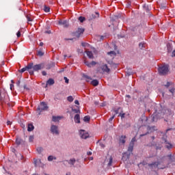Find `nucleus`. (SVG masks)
Listing matches in <instances>:
<instances>
[{"instance_id":"obj_4","label":"nucleus","mask_w":175,"mask_h":175,"mask_svg":"<svg viewBox=\"0 0 175 175\" xmlns=\"http://www.w3.org/2000/svg\"><path fill=\"white\" fill-rule=\"evenodd\" d=\"M31 68H33V70H35V72H38V70H40L44 68V64H36Z\"/></svg>"},{"instance_id":"obj_32","label":"nucleus","mask_w":175,"mask_h":175,"mask_svg":"<svg viewBox=\"0 0 175 175\" xmlns=\"http://www.w3.org/2000/svg\"><path fill=\"white\" fill-rule=\"evenodd\" d=\"M128 151H129L130 152H132V151H133V145H131L130 144Z\"/></svg>"},{"instance_id":"obj_8","label":"nucleus","mask_w":175,"mask_h":175,"mask_svg":"<svg viewBox=\"0 0 175 175\" xmlns=\"http://www.w3.org/2000/svg\"><path fill=\"white\" fill-rule=\"evenodd\" d=\"M34 165L36 167H43L44 166V164L42 163V161L40 159H34Z\"/></svg>"},{"instance_id":"obj_22","label":"nucleus","mask_w":175,"mask_h":175,"mask_svg":"<svg viewBox=\"0 0 175 175\" xmlns=\"http://www.w3.org/2000/svg\"><path fill=\"white\" fill-rule=\"evenodd\" d=\"M83 79H85V80L86 81H88V82H90V81H91V80H92V79H91L90 77H88V75H83Z\"/></svg>"},{"instance_id":"obj_53","label":"nucleus","mask_w":175,"mask_h":175,"mask_svg":"<svg viewBox=\"0 0 175 175\" xmlns=\"http://www.w3.org/2000/svg\"><path fill=\"white\" fill-rule=\"evenodd\" d=\"M87 154L88 155H92V152H88Z\"/></svg>"},{"instance_id":"obj_47","label":"nucleus","mask_w":175,"mask_h":175,"mask_svg":"<svg viewBox=\"0 0 175 175\" xmlns=\"http://www.w3.org/2000/svg\"><path fill=\"white\" fill-rule=\"evenodd\" d=\"M42 76H46L47 75V72H46V71H42Z\"/></svg>"},{"instance_id":"obj_48","label":"nucleus","mask_w":175,"mask_h":175,"mask_svg":"<svg viewBox=\"0 0 175 175\" xmlns=\"http://www.w3.org/2000/svg\"><path fill=\"white\" fill-rule=\"evenodd\" d=\"M13 87H14V85L10 84V90H11V91H13Z\"/></svg>"},{"instance_id":"obj_26","label":"nucleus","mask_w":175,"mask_h":175,"mask_svg":"<svg viewBox=\"0 0 175 175\" xmlns=\"http://www.w3.org/2000/svg\"><path fill=\"white\" fill-rule=\"evenodd\" d=\"M146 47V43L144 42H140L139 44V48L142 49H144Z\"/></svg>"},{"instance_id":"obj_38","label":"nucleus","mask_w":175,"mask_h":175,"mask_svg":"<svg viewBox=\"0 0 175 175\" xmlns=\"http://www.w3.org/2000/svg\"><path fill=\"white\" fill-rule=\"evenodd\" d=\"M113 163V158H109V161L108 163V166H111V164Z\"/></svg>"},{"instance_id":"obj_21","label":"nucleus","mask_w":175,"mask_h":175,"mask_svg":"<svg viewBox=\"0 0 175 175\" xmlns=\"http://www.w3.org/2000/svg\"><path fill=\"white\" fill-rule=\"evenodd\" d=\"M98 84H99V82L96 79H94L91 81V85H94V87H96Z\"/></svg>"},{"instance_id":"obj_59","label":"nucleus","mask_w":175,"mask_h":175,"mask_svg":"<svg viewBox=\"0 0 175 175\" xmlns=\"http://www.w3.org/2000/svg\"><path fill=\"white\" fill-rule=\"evenodd\" d=\"M96 16L95 17H99V13H98V12H96Z\"/></svg>"},{"instance_id":"obj_12","label":"nucleus","mask_w":175,"mask_h":175,"mask_svg":"<svg viewBox=\"0 0 175 175\" xmlns=\"http://www.w3.org/2000/svg\"><path fill=\"white\" fill-rule=\"evenodd\" d=\"M125 139H126V136L122 135L119 140L120 144H125Z\"/></svg>"},{"instance_id":"obj_35","label":"nucleus","mask_w":175,"mask_h":175,"mask_svg":"<svg viewBox=\"0 0 175 175\" xmlns=\"http://www.w3.org/2000/svg\"><path fill=\"white\" fill-rule=\"evenodd\" d=\"M79 20L81 23H83L85 21V18L83 17V16H80L79 18Z\"/></svg>"},{"instance_id":"obj_20","label":"nucleus","mask_w":175,"mask_h":175,"mask_svg":"<svg viewBox=\"0 0 175 175\" xmlns=\"http://www.w3.org/2000/svg\"><path fill=\"white\" fill-rule=\"evenodd\" d=\"M33 124H28V127H27V131L28 132H32V131H33Z\"/></svg>"},{"instance_id":"obj_57","label":"nucleus","mask_w":175,"mask_h":175,"mask_svg":"<svg viewBox=\"0 0 175 175\" xmlns=\"http://www.w3.org/2000/svg\"><path fill=\"white\" fill-rule=\"evenodd\" d=\"M170 85V83H167V85H165V87H169Z\"/></svg>"},{"instance_id":"obj_43","label":"nucleus","mask_w":175,"mask_h":175,"mask_svg":"<svg viewBox=\"0 0 175 175\" xmlns=\"http://www.w3.org/2000/svg\"><path fill=\"white\" fill-rule=\"evenodd\" d=\"M16 36H17V38H20V36H21V31H18L16 33Z\"/></svg>"},{"instance_id":"obj_62","label":"nucleus","mask_w":175,"mask_h":175,"mask_svg":"<svg viewBox=\"0 0 175 175\" xmlns=\"http://www.w3.org/2000/svg\"><path fill=\"white\" fill-rule=\"evenodd\" d=\"M146 121H147L148 119L146 117H144Z\"/></svg>"},{"instance_id":"obj_13","label":"nucleus","mask_w":175,"mask_h":175,"mask_svg":"<svg viewBox=\"0 0 175 175\" xmlns=\"http://www.w3.org/2000/svg\"><path fill=\"white\" fill-rule=\"evenodd\" d=\"M59 25H64V27H68V22L66 21L59 20L58 21Z\"/></svg>"},{"instance_id":"obj_44","label":"nucleus","mask_w":175,"mask_h":175,"mask_svg":"<svg viewBox=\"0 0 175 175\" xmlns=\"http://www.w3.org/2000/svg\"><path fill=\"white\" fill-rule=\"evenodd\" d=\"M27 21H32V18H31L29 16H27Z\"/></svg>"},{"instance_id":"obj_7","label":"nucleus","mask_w":175,"mask_h":175,"mask_svg":"<svg viewBox=\"0 0 175 175\" xmlns=\"http://www.w3.org/2000/svg\"><path fill=\"white\" fill-rule=\"evenodd\" d=\"M84 33V29L83 28H79L78 30L75 33V36L77 38H80L81 35Z\"/></svg>"},{"instance_id":"obj_15","label":"nucleus","mask_w":175,"mask_h":175,"mask_svg":"<svg viewBox=\"0 0 175 175\" xmlns=\"http://www.w3.org/2000/svg\"><path fill=\"white\" fill-rule=\"evenodd\" d=\"M75 122L77 124H80V115L76 114L74 118Z\"/></svg>"},{"instance_id":"obj_33","label":"nucleus","mask_w":175,"mask_h":175,"mask_svg":"<svg viewBox=\"0 0 175 175\" xmlns=\"http://www.w3.org/2000/svg\"><path fill=\"white\" fill-rule=\"evenodd\" d=\"M42 151H43V148L42 147L37 148V152H38V154H40Z\"/></svg>"},{"instance_id":"obj_10","label":"nucleus","mask_w":175,"mask_h":175,"mask_svg":"<svg viewBox=\"0 0 175 175\" xmlns=\"http://www.w3.org/2000/svg\"><path fill=\"white\" fill-rule=\"evenodd\" d=\"M32 65L29 64L28 66L25 67L19 70L21 73H24V72H26V70H29V69H32Z\"/></svg>"},{"instance_id":"obj_2","label":"nucleus","mask_w":175,"mask_h":175,"mask_svg":"<svg viewBox=\"0 0 175 175\" xmlns=\"http://www.w3.org/2000/svg\"><path fill=\"white\" fill-rule=\"evenodd\" d=\"M47 109H49V107H47V104L44 102H42L38 107V110H39V111H43V110H47Z\"/></svg>"},{"instance_id":"obj_63","label":"nucleus","mask_w":175,"mask_h":175,"mask_svg":"<svg viewBox=\"0 0 175 175\" xmlns=\"http://www.w3.org/2000/svg\"><path fill=\"white\" fill-rule=\"evenodd\" d=\"M66 175H70V173H68V174H66Z\"/></svg>"},{"instance_id":"obj_18","label":"nucleus","mask_w":175,"mask_h":175,"mask_svg":"<svg viewBox=\"0 0 175 175\" xmlns=\"http://www.w3.org/2000/svg\"><path fill=\"white\" fill-rule=\"evenodd\" d=\"M122 159L124 162H126L128 159H129V156L126 155V153H124L123 154Z\"/></svg>"},{"instance_id":"obj_50","label":"nucleus","mask_w":175,"mask_h":175,"mask_svg":"<svg viewBox=\"0 0 175 175\" xmlns=\"http://www.w3.org/2000/svg\"><path fill=\"white\" fill-rule=\"evenodd\" d=\"M7 125H12V122H10V120H8Z\"/></svg>"},{"instance_id":"obj_60","label":"nucleus","mask_w":175,"mask_h":175,"mask_svg":"<svg viewBox=\"0 0 175 175\" xmlns=\"http://www.w3.org/2000/svg\"><path fill=\"white\" fill-rule=\"evenodd\" d=\"M39 46H43V42H40V44H39Z\"/></svg>"},{"instance_id":"obj_5","label":"nucleus","mask_w":175,"mask_h":175,"mask_svg":"<svg viewBox=\"0 0 175 175\" xmlns=\"http://www.w3.org/2000/svg\"><path fill=\"white\" fill-rule=\"evenodd\" d=\"M51 132L53 135H59V131H58V126H57L55 125H52L51 126Z\"/></svg>"},{"instance_id":"obj_42","label":"nucleus","mask_w":175,"mask_h":175,"mask_svg":"<svg viewBox=\"0 0 175 175\" xmlns=\"http://www.w3.org/2000/svg\"><path fill=\"white\" fill-rule=\"evenodd\" d=\"M29 142H33V135H31V136H29Z\"/></svg>"},{"instance_id":"obj_36","label":"nucleus","mask_w":175,"mask_h":175,"mask_svg":"<svg viewBox=\"0 0 175 175\" xmlns=\"http://www.w3.org/2000/svg\"><path fill=\"white\" fill-rule=\"evenodd\" d=\"M74 100L73 97L72 96H69L67 98V100H68V102H72Z\"/></svg>"},{"instance_id":"obj_29","label":"nucleus","mask_w":175,"mask_h":175,"mask_svg":"<svg viewBox=\"0 0 175 175\" xmlns=\"http://www.w3.org/2000/svg\"><path fill=\"white\" fill-rule=\"evenodd\" d=\"M90 120H91V118H90V116H85L83 118V120L85 121V122H88Z\"/></svg>"},{"instance_id":"obj_25","label":"nucleus","mask_w":175,"mask_h":175,"mask_svg":"<svg viewBox=\"0 0 175 175\" xmlns=\"http://www.w3.org/2000/svg\"><path fill=\"white\" fill-rule=\"evenodd\" d=\"M69 165H73L75 163H76V159H71L68 161Z\"/></svg>"},{"instance_id":"obj_40","label":"nucleus","mask_w":175,"mask_h":175,"mask_svg":"<svg viewBox=\"0 0 175 175\" xmlns=\"http://www.w3.org/2000/svg\"><path fill=\"white\" fill-rule=\"evenodd\" d=\"M53 159H54V157H53V156H49V157H48V161H49V162H51V161H53Z\"/></svg>"},{"instance_id":"obj_49","label":"nucleus","mask_w":175,"mask_h":175,"mask_svg":"<svg viewBox=\"0 0 175 175\" xmlns=\"http://www.w3.org/2000/svg\"><path fill=\"white\" fill-rule=\"evenodd\" d=\"M171 94H174V89L170 90Z\"/></svg>"},{"instance_id":"obj_45","label":"nucleus","mask_w":175,"mask_h":175,"mask_svg":"<svg viewBox=\"0 0 175 175\" xmlns=\"http://www.w3.org/2000/svg\"><path fill=\"white\" fill-rule=\"evenodd\" d=\"M64 80L65 82L68 84V83H69V79H68V78L66 77H64Z\"/></svg>"},{"instance_id":"obj_9","label":"nucleus","mask_w":175,"mask_h":175,"mask_svg":"<svg viewBox=\"0 0 175 175\" xmlns=\"http://www.w3.org/2000/svg\"><path fill=\"white\" fill-rule=\"evenodd\" d=\"M116 55V52L114 51H110L107 53V58L109 59H113Z\"/></svg>"},{"instance_id":"obj_55","label":"nucleus","mask_w":175,"mask_h":175,"mask_svg":"<svg viewBox=\"0 0 175 175\" xmlns=\"http://www.w3.org/2000/svg\"><path fill=\"white\" fill-rule=\"evenodd\" d=\"M94 160V157H91L89 158V161H93Z\"/></svg>"},{"instance_id":"obj_3","label":"nucleus","mask_w":175,"mask_h":175,"mask_svg":"<svg viewBox=\"0 0 175 175\" xmlns=\"http://www.w3.org/2000/svg\"><path fill=\"white\" fill-rule=\"evenodd\" d=\"M79 135H80L81 139H88V137H90V134H88V133H87L84 130H81L79 131Z\"/></svg>"},{"instance_id":"obj_64","label":"nucleus","mask_w":175,"mask_h":175,"mask_svg":"<svg viewBox=\"0 0 175 175\" xmlns=\"http://www.w3.org/2000/svg\"><path fill=\"white\" fill-rule=\"evenodd\" d=\"M12 83H14V82L13 81V80H12Z\"/></svg>"},{"instance_id":"obj_52","label":"nucleus","mask_w":175,"mask_h":175,"mask_svg":"<svg viewBox=\"0 0 175 175\" xmlns=\"http://www.w3.org/2000/svg\"><path fill=\"white\" fill-rule=\"evenodd\" d=\"M75 105H80V103H79V100H76L75 101Z\"/></svg>"},{"instance_id":"obj_6","label":"nucleus","mask_w":175,"mask_h":175,"mask_svg":"<svg viewBox=\"0 0 175 175\" xmlns=\"http://www.w3.org/2000/svg\"><path fill=\"white\" fill-rule=\"evenodd\" d=\"M100 69L103 73H109L110 72V68H109L107 64L101 65Z\"/></svg>"},{"instance_id":"obj_11","label":"nucleus","mask_w":175,"mask_h":175,"mask_svg":"<svg viewBox=\"0 0 175 175\" xmlns=\"http://www.w3.org/2000/svg\"><path fill=\"white\" fill-rule=\"evenodd\" d=\"M84 64L88 66L89 68H91V66H95V65H96V62H88V61H85L84 62Z\"/></svg>"},{"instance_id":"obj_54","label":"nucleus","mask_w":175,"mask_h":175,"mask_svg":"<svg viewBox=\"0 0 175 175\" xmlns=\"http://www.w3.org/2000/svg\"><path fill=\"white\" fill-rule=\"evenodd\" d=\"M29 73L30 75H33V71H32V70H29Z\"/></svg>"},{"instance_id":"obj_46","label":"nucleus","mask_w":175,"mask_h":175,"mask_svg":"<svg viewBox=\"0 0 175 175\" xmlns=\"http://www.w3.org/2000/svg\"><path fill=\"white\" fill-rule=\"evenodd\" d=\"M113 120H114V116H113L112 117H111V118L109 119V122H111V121H113Z\"/></svg>"},{"instance_id":"obj_30","label":"nucleus","mask_w":175,"mask_h":175,"mask_svg":"<svg viewBox=\"0 0 175 175\" xmlns=\"http://www.w3.org/2000/svg\"><path fill=\"white\" fill-rule=\"evenodd\" d=\"M135 142H136V137H134L132 139L131 142L130 143L131 146H134L135 145Z\"/></svg>"},{"instance_id":"obj_23","label":"nucleus","mask_w":175,"mask_h":175,"mask_svg":"<svg viewBox=\"0 0 175 175\" xmlns=\"http://www.w3.org/2000/svg\"><path fill=\"white\" fill-rule=\"evenodd\" d=\"M152 121L153 122L158 121V116H157V113H153Z\"/></svg>"},{"instance_id":"obj_16","label":"nucleus","mask_w":175,"mask_h":175,"mask_svg":"<svg viewBox=\"0 0 175 175\" xmlns=\"http://www.w3.org/2000/svg\"><path fill=\"white\" fill-rule=\"evenodd\" d=\"M159 165V162H155L153 164H150L149 166H150V167H152V169H157L158 168V166Z\"/></svg>"},{"instance_id":"obj_24","label":"nucleus","mask_w":175,"mask_h":175,"mask_svg":"<svg viewBox=\"0 0 175 175\" xmlns=\"http://www.w3.org/2000/svg\"><path fill=\"white\" fill-rule=\"evenodd\" d=\"M3 102H4V103H7V105H9V96H8V95L4 96V100H3Z\"/></svg>"},{"instance_id":"obj_28","label":"nucleus","mask_w":175,"mask_h":175,"mask_svg":"<svg viewBox=\"0 0 175 175\" xmlns=\"http://www.w3.org/2000/svg\"><path fill=\"white\" fill-rule=\"evenodd\" d=\"M83 47H85V50H87L88 47H90V44L87 42H82Z\"/></svg>"},{"instance_id":"obj_34","label":"nucleus","mask_w":175,"mask_h":175,"mask_svg":"<svg viewBox=\"0 0 175 175\" xmlns=\"http://www.w3.org/2000/svg\"><path fill=\"white\" fill-rule=\"evenodd\" d=\"M170 162H175L174 157H173L172 155L170 156Z\"/></svg>"},{"instance_id":"obj_39","label":"nucleus","mask_w":175,"mask_h":175,"mask_svg":"<svg viewBox=\"0 0 175 175\" xmlns=\"http://www.w3.org/2000/svg\"><path fill=\"white\" fill-rule=\"evenodd\" d=\"M105 39V36H101L100 37H97V40H99L100 42V40H103Z\"/></svg>"},{"instance_id":"obj_1","label":"nucleus","mask_w":175,"mask_h":175,"mask_svg":"<svg viewBox=\"0 0 175 175\" xmlns=\"http://www.w3.org/2000/svg\"><path fill=\"white\" fill-rule=\"evenodd\" d=\"M169 72L168 65H161L159 67V75H167Z\"/></svg>"},{"instance_id":"obj_61","label":"nucleus","mask_w":175,"mask_h":175,"mask_svg":"<svg viewBox=\"0 0 175 175\" xmlns=\"http://www.w3.org/2000/svg\"><path fill=\"white\" fill-rule=\"evenodd\" d=\"M115 113H116V114H118V110H115Z\"/></svg>"},{"instance_id":"obj_17","label":"nucleus","mask_w":175,"mask_h":175,"mask_svg":"<svg viewBox=\"0 0 175 175\" xmlns=\"http://www.w3.org/2000/svg\"><path fill=\"white\" fill-rule=\"evenodd\" d=\"M61 120V116H53L52 120L54 122H58Z\"/></svg>"},{"instance_id":"obj_31","label":"nucleus","mask_w":175,"mask_h":175,"mask_svg":"<svg viewBox=\"0 0 175 175\" xmlns=\"http://www.w3.org/2000/svg\"><path fill=\"white\" fill-rule=\"evenodd\" d=\"M166 148H167L168 150H170L171 148H173V145H172V144H167V145L165 146Z\"/></svg>"},{"instance_id":"obj_56","label":"nucleus","mask_w":175,"mask_h":175,"mask_svg":"<svg viewBox=\"0 0 175 175\" xmlns=\"http://www.w3.org/2000/svg\"><path fill=\"white\" fill-rule=\"evenodd\" d=\"M45 33H51V31H45Z\"/></svg>"},{"instance_id":"obj_19","label":"nucleus","mask_w":175,"mask_h":175,"mask_svg":"<svg viewBox=\"0 0 175 175\" xmlns=\"http://www.w3.org/2000/svg\"><path fill=\"white\" fill-rule=\"evenodd\" d=\"M55 81L53 79H49L46 82V85H53L54 84Z\"/></svg>"},{"instance_id":"obj_27","label":"nucleus","mask_w":175,"mask_h":175,"mask_svg":"<svg viewBox=\"0 0 175 175\" xmlns=\"http://www.w3.org/2000/svg\"><path fill=\"white\" fill-rule=\"evenodd\" d=\"M43 10H44L46 13H49V12H50V7H48V6H46V5H44Z\"/></svg>"},{"instance_id":"obj_37","label":"nucleus","mask_w":175,"mask_h":175,"mask_svg":"<svg viewBox=\"0 0 175 175\" xmlns=\"http://www.w3.org/2000/svg\"><path fill=\"white\" fill-rule=\"evenodd\" d=\"M44 55V53H43L42 51H38V55H39L40 57H42Z\"/></svg>"},{"instance_id":"obj_51","label":"nucleus","mask_w":175,"mask_h":175,"mask_svg":"<svg viewBox=\"0 0 175 175\" xmlns=\"http://www.w3.org/2000/svg\"><path fill=\"white\" fill-rule=\"evenodd\" d=\"M120 117H122V118H124V117H125V113H122V114L120 113Z\"/></svg>"},{"instance_id":"obj_58","label":"nucleus","mask_w":175,"mask_h":175,"mask_svg":"<svg viewBox=\"0 0 175 175\" xmlns=\"http://www.w3.org/2000/svg\"><path fill=\"white\" fill-rule=\"evenodd\" d=\"M0 98H1V100H2V92L0 91Z\"/></svg>"},{"instance_id":"obj_41","label":"nucleus","mask_w":175,"mask_h":175,"mask_svg":"<svg viewBox=\"0 0 175 175\" xmlns=\"http://www.w3.org/2000/svg\"><path fill=\"white\" fill-rule=\"evenodd\" d=\"M72 111H74V113H80V110L79 109H74L72 108Z\"/></svg>"},{"instance_id":"obj_14","label":"nucleus","mask_w":175,"mask_h":175,"mask_svg":"<svg viewBox=\"0 0 175 175\" xmlns=\"http://www.w3.org/2000/svg\"><path fill=\"white\" fill-rule=\"evenodd\" d=\"M85 53H86L88 57L89 58H90V59H92L94 58V54L92 53V51H85Z\"/></svg>"}]
</instances>
